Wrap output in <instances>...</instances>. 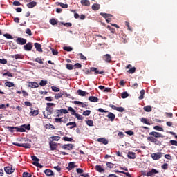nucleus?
I'll return each mask as SVG.
<instances>
[{
	"mask_svg": "<svg viewBox=\"0 0 177 177\" xmlns=\"http://www.w3.org/2000/svg\"><path fill=\"white\" fill-rule=\"evenodd\" d=\"M28 86H30V88H38L39 85H38V83L35 82H30L28 84Z\"/></svg>",
	"mask_w": 177,
	"mask_h": 177,
	"instance_id": "9b49d317",
	"label": "nucleus"
},
{
	"mask_svg": "<svg viewBox=\"0 0 177 177\" xmlns=\"http://www.w3.org/2000/svg\"><path fill=\"white\" fill-rule=\"evenodd\" d=\"M67 127H70V129H73V128H75V127H77V124H75V122H71L69 123L66 124Z\"/></svg>",
	"mask_w": 177,
	"mask_h": 177,
	"instance_id": "f3484780",
	"label": "nucleus"
},
{
	"mask_svg": "<svg viewBox=\"0 0 177 177\" xmlns=\"http://www.w3.org/2000/svg\"><path fill=\"white\" fill-rule=\"evenodd\" d=\"M128 157L132 160H133L136 158V156H135V153H133V152H129Z\"/></svg>",
	"mask_w": 177,
	"mask_h": 177,
	"instance_id": "393cba45",
	"label": "nucleus"
},
{
	"mask_svg": "<svg viewBox=\"0 0 177 177\" xmlns=\"http://www.w3.org/2000/svg\"><path fill=\"white\" fill-rule=\"evenodd\" d=\"M48 84V82L46 80H41L39 83L40 86H45Z\"/></svg>",
	"mask_w": 177,
	"mask_h": 177,
	"instance_id": "72a5a7b5",
	"label": "nucleus"
},
{
	"mask_svg": "<svg viewBox=\"0 0 177 177\" xmlns=\"http://www.w3.org/2000/svg\"><path fill=\"white\" fill-rule=\"evenodd\" d=\"M97 142L100 143H103V145H107L109 141L106 138H100L97 139Z\"/></svg>",
	"mask_w": 177,
	"mask_h": 177,
	"instance_id": "ddd939ff",
	"label": "nucleus"
},
{
	"mask_svg": "<svg viewBox=\"0 0 177 177\" xmlns=\"http://www.w3.org/2000/svg\"><path fill=\"white\" fill-rule=\"evenodd\" d=\"M31 174L28 172H24L23 173V177H31Z\"/></svg>",
	"mask_w": 177,
	"mask_h": 177,
	"instance_id": "de8ad7c7",
	"label": "nucleus"
},
{
	"mask_svg": "<svg viewBox=\"0 0 177 177\" xmlns=\"http://www.w3.org/2000/svg\"><path fill=\"white\" fill-rule=\"evenodd\" d=\"M51 88H52V91H53L54 92H59L60 91V89L57 87L53 86Z\"/></svg>",
	"mask_w": 177,
	"mask_h": 177,
	"instance_id": "4d7b16f0",
	"label": "nucleus"
},
{
	"mask_svg": "<svg viewBox=\"0 0 177 177\" xmlns=\"http://www.w3.org/2000/svg\"><path fill=\"white\" fill-rule=\"evenodd\" d=\"M76 172H77V174H84V170L82 169L78 168L76 169Z\"/></svg>",
	"mask_w": 177,
	"mask_h": 177,
	"instance_id": "680f3d73",
	"label": "nucleus"
},
{
	"mask_svg": "<svg viewBox=\"0 0 177 177\" xmlns=\"http://www.w3.org/2000/svg\"><path fill=\"white\" fill-rule=\"evenodd\" d=\"M51 50H52L53 55H57L59 54V52H57V50H55L53 49V48H51Z\"/></svg>",
	"mask_w": 177,
	"mask_h": 177,
	"instance_id": "e2e57ef3",
	"label": "nucleus"
},
{
	"mask_svg": "<svg viewBox=\"0 0 177 177\" xmlns=\"http://www.w3.org/2000/svg\"><path fill=\"white\" fill-rule=\"evenodd\" d=\"M30 115H38L39 111H38V110H35L33 111H31L30 113Z\"/></svg>",
	"mask_w": 177,
	"mask_h": 177,
	"instance_id": "e433bc0d",
	"label": "nucleus"
},
{
	"mask_svg": "<svg viewBox=\"0 0 177 177\" xmlns=\"http://www.w3.org/2000/svg\"><path fill=\"white\" fill-rule=\"evenodd\" d=\"M4 169L5 172L8 174H13V172H15V169L10 167H6Z\"/></svg>",
	"mask_w": 177,
	"mask_h": 177,
	"instance_id": "423d86ee",
	"label": "nucleus"
},
{
	"mask_svg": "<svg viewBox=\"0 0 177 177\" xmlns=\"http://www.w3.org/2000/svg\"><path fill=\"white\" fill-rule=\"evenodd\" d=\"M63 139L65 142H72L73 140V138L68 137H64Z\"/></svg>",
	"mask_w": 177,
	"mask_h": 177,
	"instance_id": "49530a36",
	"label": "nucleus"
},
{
	"mask_svg": "<svg viewBox=\"0 0 177 177\" xmlns=\"http://www.w3.org/2000/svg\"><path fill=\"white\" fill-rule=\"evenodd\" d=\"M12 57H14L15 59H21V55L16 54V55H13Z\"/></svg>",
	"mask_w": 177,
	"mask_h": 177,
	"instance_id": "864d4df0",
	"label": "nucleus"
},
{
	"mask_svg": "<svg viewBox=\"0 0 177 177\" xmlns=\"http://www.w3.org/2000/svg\"><path fill=\"white\" fill-rule=\"evenodd\" d=\"M145 90H141L140 91V96L138 97V99H140V100H142V99H143V96H145Z\"/></svg>",
	"mask_w": 177,
	"mask_h": 177,
	"instance_id": "4c0bfd02",
	"label": "nucleus"
},
{
	"mask_svg": "<svg viewBox=\"0 0 177 177\" xmlns=\"http://www.w3.org/2000/svg\"><path fill=\"white\" fill-rule=\"evenodd\" d=\"M49 145L51 150H56L57 149V144L56 142L50 141Z\"/></svg>",
	"mask_w": 177,
	"mask_h": 177,
	"instance_id": "39448f33",
	"label": "nucleus"
},
{
	"mask_svg": "<svg viewBox=\"0 0 177 177\" xmlns=\"http://www.w3.org/2000/svg\"><path fill=\"white\" fill-rule=\"evenodd\" d=\"M16 42L18 45H26V44H27V40L21 37H18Z\"/></svg>",
	"mask_w": 177,
	"mask_h": 177,
	"instance_id": "f257e3e1",
	"label": "nucleus"
},
{
	"mask_svg": "<svg viewBox=\"0 0 177 177\" xmlns=\"http://www.w3.org/2000/svg\"><path fill=\"white\" fill-rule=\"evenodd\" d=\"M147 140H149V142H152L155 143V142H157V139L154 138V137H148Z\"/></svg>",
	"mask_w": 177,
	"mask_h": 177,
	"instance_id": "2f4dec72",
	"label": "nucleus"
},
{
	"mask_svg": "<svg viewBox=\"0 0 177 177\" xmlns=\"http://www.w3.org/2000/svg\"><path fill=\"white\" fill-rule=\"evenodd\" d=\"M44 174H46L47 176H52L55 175V173H53V171L49 169H46L44 171Z\"/></svg>",
	"mask_w": 177,
	"mask_h": 177,
	"instance_id": "9d476101",
	"label": "nucleus"
},
{
	"mask_svg": "<svg viewBox=\"0 0 177 177\" xmlns=\"http://www.w3.org/2000/svg\"><path fill=\"white\" fill-rule=\"evenodd\" d=\"M6 86H8V88H12V86H15V84L11 82H6L5 83Z\"/></svg>",
	"mask_w": 177,
	"mask_h": 177,
	"instance_id": "a878e982",
	"label": "nucleus"
},
{
	"mask_svg": "<svg viewBox=\"0 0 177 177\" xmlns=\"http://www.w3.org/2000/svg\"><path fill=\"white\" fill-rule=\"evenodd\" d=\"M10 46L12 49H17V46H16V44L14 43L10 42Z\"/></svg>",
	"mask_w": 177,
	"mask_h": 177,
	"instance_id": "8fccbe9b",
	"label": "nucleus"
},
{
	"mask_svg": "<svg viewBox=\"0 0 177 177\" xmlns=\"http://www.w3.org/2000/svg\"><path fill=\"white\" fill-rule=\"evenodd\" d=\"M88 100L90 102H93V103H97L99 102V98L95 96H91L88 97Z\"/></svg>",
	"mask_w": 177,
	"mask_h": 177,
	"instance_id": "1a4fd4ad",
	"label": "nucleus"
},
{
	"mask_svg": "<svg viewBox=\"0 0 177 177\" xmlns=\"http://www.w3.org/2000/svg\"><path fill=\"white\" fill-rule=\"evenodd\" d=\"M106 165H107L108 168H113L114 167V164H113L111 162H107Z\"/></svg>",
	"mask_w": 177,
	"mask_h": 177,
	"instance_id": "052dcab7",
	"label": "nucleus"
},
{
	"mask_svg": "<svg viewBox=\"0 0 177 177\" xmlns=\"http://www.w3.org/2000/svg\"><path fill=\"white\" fill-rule=\"evenodd\" d=\"M92 9L93 10H99V9H100V4H93L92 6Z\"/></svg>",
	"mask_w": 177,
	"mask_h": 177,
	"instance_id": "4be33fe9",
	"label": "nucleus"
},
{
	"mask_svg": "<svg viewBox=\"0 0 177 177\" xmlns=\"http://www.w3.org/2000/svg\"><path fill=\"white\" fill-rule=\"evenodd\" d=\"M33 165H35L36 167H37V168H44V166L39 164L38 162H34Z\"/></svg>",
	"mask_w": 177,
	"mask_h": 177,
	"instance_id": "473e14b6",
	"label": "nucleus"
},
{
	"mask_svg": "<svg viewBox=\"0 0 177 177\" xmlns=\"http://www.w3.org/2000/svg\"><path fill=\"white\" fill-rule=\"evenodd\" d=\"M32 160L33 161H35L36 162H38L39 161V159L38 158H37V156H32Z\"/></svg>",
	"mask_w": 177,
	"mask_h": 177,
	"instance_id": "5fc2aeb1",
	"label": "nucleus"
},
{
	"mask_svg": "<svg viewBox=\"0 0 177 177\" xmlns=\"http://www.w3.org/2000/svg\"><path fill=\"white\" fill-rule=\"evenodd\" d=\"M61 111V113L63 115V114H68V111H67V109H61L59 110Z\"/></svg>",
	"mask_w": 177,
	"mask_h": 177,
	"instance_id": "13d9d810",
	"label": "nucleus"
},
{
	"mask_svg": "<svg viewBox=\"0 0 177 177\" xmlns=\"http://www.w3.org/2000/svg\"><path fill=\"white\" fill-rule=\"evenodd\" d=\"M53 168L58 172H59V171H62V168L59 166H55Z\"/></svg>",
	"mask_w": 177,
	"mask_h": 177,
	"instance_id": "0e129e2a",
	"label": "nucleus"
},
{
	"mask_svg": "<svg viewBox=\"0 0 177 177\" xmlns=\"http://www.w3.org/2000/svg\"><path fill=\"white\" fill-rule=\"evenodd\" d=\"M73 168H75V165H74V162H70L68 167V169L69 171H71V169H73Z\"/></svg>",
	"mask_w": 177,
	"mask_h": 177,
	"instance_id": "bb28decb",
	"label": "nucleus"
},
{
	"mask_svg": "<svg viewBox=\"0 0 177 177\" xmlns=\"http://www.w3.org/2000/svg\"><path fill=\"white\" fill-rule=\"evenodd\" d=\"M59 5H60L61 8H63L64 9H67V8H68V5L63 3H59Z\"/></svg>",
	"mask_w": 177,
	"mask_h": 177,
	"instance_id": "ea45409f",
	"label": "nucleus"
},
{
	"mask_svg": "<svg viewBox=\"0 0 177 177\" xmlns=\"http://www.w3.org/2000/svg\"><path fill=\"white\" fill-rule=\"evenodd\" d=\"M3 37H5V38H7V39H13V36H11L10 34H4Z\"/></svg>",
	"mask_w": 177,
	"mask_h": 177,
	"instance_id": "7c9ffc66",
	"label": "nucleus"
},
{
	"mask_svg": "<svg viewBox=\"0 0 177 177\" xmlns=\"http://www.w3.org/2000/svg\"><path fill=\"white\" fill-rule=\"evenodd\" d=\"M136 68L135 67H133L130 68L129 71H127V73H129L130 74H133L135 73Z\"/></svg>",
	"mask_w": 177,
	"mask_h": 177,
	"instance_id": "58836bf2",
	"label": "nucleus"
},
{
	"mask_svg": "<svg viewBox=\"0 0 177 177\" xmlns=\"http://www.w3.org/2000/svg\"><path fill=\"white\" fill-rule=\"evenodd\" d=\"M81 3L84 6H89V5H91V3L88 0H82Z\"/></svg>",
	"mask_w": 177,
	"mask_h": 177,
	"instance_id": "aec40b11",
	"label": "nucleus"
},
{
	"mask_svg": "<svg viewBox=\"0 0 177 177\" xmlns=\"http://www.w3.org/2000/svg\"><path fill=\"white\" fill-rule=\"evenodd\" d=\"M170 143H171V145H172V146H177V141H176V140H170Z\"/></svg>",
	"mask_w": 177,
	"mask_h": 177,
	"instance_id": "bf43d9fd",
	"label": "nucleus"
},
{
	"mask_svg": "<svg viewBox=\"0 0 177 177\" xmlns=\"http://www.w3.org/2000/svg\"><path fill=\"white\" fill-rule=\"evenodd\" d=\"M104 60L105 62H106V63H110V62H111V55H110L109 54H106L104 56Z\"/></svg>",
	"mask_w": 177,
	"mask_h": 177,
	"instance_id": "4468645a",
	"label": "nucleus"
},
{
	"mask_svg": "<svg viewBox=\"0 0 177 177\" xmlns=\"http://www.w3.org/2000/svg\"><path fill=\"white\" fill-rule=\"evenodd\" d=\"M107 117L110 119V121H114V120H115V115L111 112L109 113Z\"/></svg>",
	"mask_w": 177,
	"mask_h": 177,
	"instance_id": "f8f14e48",
	"label": "nucleus"
},
{
	"mask_svg": "<svg viewBox=\"0 0 177 177\" xmlns=\"http://www.w3.org/2000/svg\"><path fill=\"white\" fill-rule=\"evenodd\" d=\"M51 138L53 139V140H60V137L59 136H53L51 137Z\"/></svg>",
	"mask_w": 177,
	"mask_h": 177,
	"instance_id": "6e6d98bb",
	"label": "nucleus"
},
{
	"mask_svg": "<svg viewBox=\"0 0 177 177\" xmlns=\"http://www.w3.org/2000/svg\"><path fill=\"white\" fill-rule=\"evenodd\" d=\"M151 157L153 160H160V158L162 157V153H153L151 154Z\"/></svg>",
	"mask_w": 177,
	"mask_h": 177,
	"instance_id": "f03ea898",
	"label": "nucleus"
},
{
	"mask_svg": "<svg viewBox=\"0 0 177 177\" xmlns=\"http://www.w3.org/2000/svg\"><path fill=\"white\" fill-rule=\"evenodd\" d=\"M68 110L72 113V115H74V113H75V110H74V109H73L71 106H69Z\"/></svg>",
	"mask_w": 177,
	"mask_h": 177,
	"instance_id": "c03bdc74",
	"label": "nucleus"
},
{
	"mask_svg": "<svg viewBox=\"0 0 177 177\" xmlns=\"http://www.w3.org/2000/svg\"><path fill=\"white\" fill-rule=\"evenodd\" d=\"M116 110H117V111H120V113L124 112V108H122V107H117Z\"/></svg>",
	"mask_w": 177,
	"mask_h": 177,
	"instance_id": "338daca9",
	"label": "nucleus"
},
{
	"mask_svg": "<svg viewBox=\"0 0 177 177\" xmlns=\"http://www.w3.org/2000/svg\"><path fill=\"white\" fill-rule=\"evenodd\" d=\"M73 115H75V117H76V118H77V120H82L83 119L82 115H80L77 113H75Z\"/></svg>",
	"mask_w": 177,
	"mask_h": 177,
	"instance_id": "c9c22d12",
	"label": "nucleus"
},
{
	"mask_svg": "<svg viewBox=\"0 0 177 177\" xmlns=\"http://www.w3.org/2000/svg\"><path fill=\"white\" fill-rule=\"evenodd\" d=\"M100 15L101 16H103V17H105V19H106V17H110V16H111V15L106 13H100Z\"/></svg>",
	"mask_w": 177,
	"mask_h": 177,
	"instance_id": "603ef678",
	"label": "nucleus"
},
{
	"mask_svg": "<svg viewBox=\"0 0 177 177\" xmlns=\"http://www.w3.org/2000/svg\"><path fill=\"white\" fill-rule=\"evenodd\" d=\"M35 48H36V50H37V52H42L41 46L39 43H35Z\"/></svg>",
	"mask_w": 177,
	"mask_h": 177,
	"instance_id": "2eb2a0df",
	"label": "nucleus"
},
{
	"mask_svg": "<svg viewBox=\"0 0 177 177\" xmlns=\"http://www.w3.org/2000/svg\"><path fill=\"white\" fill-rule=\"evenodd\" d=\"M153 129H156V131H159L160 132L164 131V129L160 126H154Z\"/></svg>",
	"mask_w": 177,
	"mask_h": 177,
	"instance_id": "c756f323",
	"label": "nucleus"
},
{
	"mask_svg": "<svg viewBox=\"0 0 177 177\" xmlns=\"http://www.w3.org/2000/svg\"><path fill=\"white\" fill-rule=\"evenodd\" d=\"M73 147H74L73 144H68L62 146V149H64L65 150H71Z\"/></svg>",
	"mask_w": 177,
	"mask_h": 177,
	"instance_id": "0eeeda50",
	"label": "nucleus"
},
{
	"mask_svg": "<svg viewBox=\"0 0 177 177\" xmlns=\"http://www.w3.org/2000/svg\"><path fill=\"white\" fill-rule=\"evenodd\" d=\"M21 147H24V149H30L31 147V145L28 143H21Z\"/></svg>",
	"mask_w": 177,
	"mask_h": 177,
	"instance_id": "b1692460",
	"label": "nucleus"
},
{
	"mask_svg": "<svg viewBox=\"0 0 177 177\" xmlns=\"http://www.w3.org/2000/svg\"><path fill=\"white\" fill-rule=\"evenodd\" d=\"M95 169L96 171H97V172H100V173L104 172V169H103L102 167L100 165H96Z\"/></svg>",
	"mask_w": 177,
	"mask_h": 177,
	"instance_id": "6ab92c4d",
	"label": "nucleus"
},
{
	"mask_svg": "<svg viewBox=\"0 0 177 177\" xmlns=\"http://www.w3.org/2000/svg\"><path fill=\"white\" fill-rule=\"evenodd\" d=\"M24 49H25V50H27V51L31 50V49H32V44H31L30 42L27 43V44L24 46Z\"/></svg>",
	"mask_w": 177,
	"mask_h": 177,
	"instance_id": "20e7f679",
	"label": "nucleus"
},
{
	"mask_svg": "<svg viewBox=\"0 0 177 177\" xmlns=\"http://www.w3.org/2000/svg\"><path fill=\"white\" fill-rule=\"evenodd\" d=\"M143 110H145V111H146L147 113H150V111H151L152 109H151V106H145L143 108Z\"/></svg>",
	"mask_w": 177,
	"mask_h": 177,
	"instance_id": "c85d7f7f",
	"label": "nucleus"
},
{
	"mask_svg": "<svg viewBox=\"0 0 177 177\" xmlns=\"http://www.w3.org/2000/svg\"><path fill=\"white\" fill-rule=\"evenodd\" d=\"M86 124H87V125H88V127H93V120H87Z\"/></svg>",
	"mask_w": 177,
	"mask_h": 177,
	"instance_id": "37998d69",
	"label": "nucleus"
},
{
	"mask_svg": "<svg viewBox=\"0 0 177 177\" xmlns=\"http://www.w3.org/2000/svg\"><path fill=\"white\" fill-rule=\"evenodd\" d=\"M8 63V60L6 59H0V64H6Z\"/></svg>",
	"mask_w": 177,
	"mask_h": 177,
	"instance_id": "a18cd8bd",
	"label": "nucleus"
},
{
	"mask_svg": "<svg viewBox=\"0 0 177 177\" xmlns=\"http://www.w3.org/2000/svg\"><path fill=\"white\" fill-rule=\"evenodd\" d=\"M154 174H158V171L154 169H152L151 171H149L147 174V176H152V175H154Z\"/></svg>",
	"mask_w": 177,
	"mask_h": 177,
	"instance_id": "dca6fc26",
	"label": "nucleus"
},
{
	"mask_svg": "<svg viewBox=\"0 0 177 177\" xmlns=\"http://www.w3.org/2000/svg\"><path fill=\"white\" fill-rule=\"evenodd\" d=\"M61 115H63L62 114V111L60 110L57 111V117H61Z\"/></svg>",
	"mask_w": 177,
	"mask_h": 177,
	"instance_id": "774afa93",
	"label": "nucleus"
},
{
	"mask_svg": "<svg viewBox=\"0 0 177 177\" xmlns=\"http://www.w3.org/2000/svg\"><path fill=\"white\" fill-rule=\"evenodd\" d=\"M149 135H151V136H154V138H164V136H162V134L156 131H152L149 133Z\"/></svg>",
	"mask_w": 177,
	"mask_h": 177,
	"instance_id": "7ed1b4c3",
	"label": "nucleus"
},
{
	"mask_svg": "<svg viewBox=\"0 0 177 177\" xmlns=\"http://www.w3.org/2000/svg\"><path fill=\"white\" fill-rule=\"evenodd\" d=\"M141 122H143L144 124H147V125H150V122H147V120L146 118H142L141 119Z\"/></svg>",
	"mask_w": 177,
	"mask_h": 177,
	"instance_id": "79ce46f5",
	"label": "nucleus"
},
{
	"mask_svg": "<svg viewBox=\"0 0 177 177\" xmlns=\"http://www.w3.org/2000/svg\"><path fill=\"white\" fill-rule=\"evenodd\" d=\"M64 50H66V52H71V50H73V48H71V47H64Z\"/></svg>",
	"mask_w": 177,
	"mask_h": 177,
	"instance_id": "3c124183",
	"label": "nucleus"
},
{
	"mask_svg": "<svg viewBox=\"0 0 177 177\" xmlns=\"http://www.w3.org/2000/svg\"><path fill=\"white\" fill-rule=\"evenodd\" d=\"M63 95L64 94L62 93H59L58 94H56L55 98V99H60V97H63Z\"/></svg>",
	"mask_w": 177,
	"mask_h": 177,
	"instance_id": "a19ab883",
	"label": "nucleus"
},
{
	"mask_svg": "<svg viewBox=\"0 0 177 177\" xmlns=\"http://www.w3.org/2000/svg\"><path fill=\"white\" fill-rule=\"evenodd\" d=\"M77 93L80 96H85V95H88V93L82 90H78Z\"/></svg>",
	"mask_w": 177,
	"mask_h": 177,
	"instance_id": "5701e85b",
	"label": "nucleus"
},
{
	"mask_svg": "<svg viewBox=\"0 0 177 177\" xmlns=\"http://www.w3.org/2000/svg\"><path fill=\"white\" fill-rule=\"evenodd\" d=\"M50 23L53 26H56V24H57V21H56V19H52L50 20Z\"/></svg>",
	"mask_w": 177,
	"mask_h": 177,
	"instance_id": "f704fd0d",
	"label": "nucleus"
},
{
	"mask_svg": "<svg viewBox=\"0 0 177 177\" xmlns=\"http://www.w3.org/2000/svg\"><path fill=\"white\" fill-rule=\"evenodd\" d=\"M91 114V111L86 110L83 112V115L88 116Z\"/></svg>",
	"mask_w": 177,
	"mask_h": 177,
	"instance_id": "09e8293b",
	"label": "nucleus"
},
{
	"mask_svg": "<svg viewBox=\"0 0 177 177\" xmlns=\"http://www.w3.org/2000/svg\"><path fill=\"white\" fill-rule=\"evenodd\" d=\"M129 96V94L127 91H124L122 93V99H127Z\"/></svg>",
	"mask_w": 177,
	"mask_h": 177,
	"instance_id": "cd10ccee",
	"label": "nucleus"
},
{
	"mask_svg": "<svg viewBox=\"0 0 177 177\" xmlns=\"http://www.w3.org/2000/svg\"><path fill=\"white\" fill-rule=\"evenodd\" d=\"M27 6H28V8H34V7L37 6V2L32 1V2L29 3H28Z\"/></svg>",
	"mask_w": 177,
	"mask_h": 177,
	"instance_id": "412c9836",
	"label": "nucleus"
},
{
	"mask_svg": "<svg viewBox=\"0 0 177 177\" xmlns=\"http://www.w3.org/2000/svg\"><path fill=\"white\" fill-rule=\"evenodd\" d=\"M66 68H68V70H73V65H71V64H67Z\"/></svg>",
	"mask_w": 177,
	"mask_h": 177,
	"instance_id": "69168bd1",
	"label": "nucleus"
},
{
	"mask_svg": "<svg viewBox=\"0 0 177 177\" xmlns=\"http://www.w3.org/2000/svg\"><path fill=\"white\" fill-rule=\"evenodd\" d=\"M47 106L48 107L46 109V111H48V115H50V114H52V110H50V106H55V104L53 103H47Z\"/></svg>",
	"mask_w": 177,
	"mask_h": 177,
	"instance_id": "6e6552de",
	"label": "nucleus"
},
{
	"mask_svg": "<svg viewBox=\"0 0 177 177\" xmlns=\"http://www.w3.org/2000/svg\"><path fill=\"white\" fill-rule=\"evenodd\" d=\"M90 71H95V74H103V71H99L96 68H91Z\"/></svg>",
	"mask_w": 177,
	"mask_h": 177,
	"instance_id": "a211bd4d",
	"label": "nucleus"
}]
</instances>
